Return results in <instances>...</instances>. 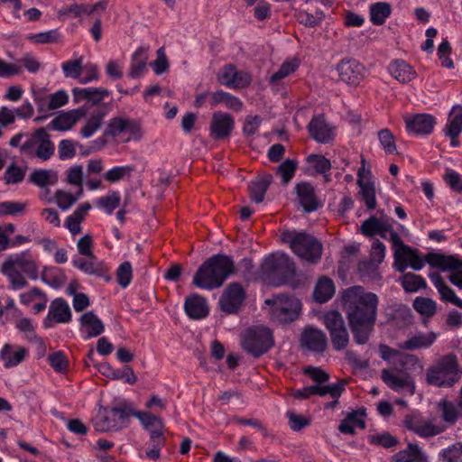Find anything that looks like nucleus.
Returning a JSON list of instances; mask_svg holds the SVG:
<instances>
[{
	"label": "nucleus",
	"instance_id": "obj_1",
	"mask_svg": "<svg viewBox=\"0 0 462 462\" xmlns=\"http://www.w3.org/2000/svg\"><path fill=\"white\" fill-rule=\"evenodd\" d=\"M236 272L231 256L217 254L208 258L197 270L192 283L200 289L214 290L221 287L225 281Z\"/></svg>",
	"mask_w": 462,
	"mask_h": 462
},
{
	"label": "nucleus",
	"instance_id": "obj_2",
	"mask_svg": "<svg viewBox=\"0 0 462 462\" xmlns=\"http://www.w3.org/2000/svg\"><path fill=\"white\" fill-rule=\"evenodd\" d=\"M341 302L347 318H375L379 299L362 286H353L342 292Z\"/></svg>",
	"mask_w": 462,
	"mask_h": 462
},
{
	"label": "nucleus",
	"instance_id": "obj_3",
	"mask_svg": "<svg viewBox=\"0 0 462 462\" xmlns=\"http://www.w3.org/2000/svg\"><path fill=\"white\" fill-rule=\"evenodd\" d=\"M426 382L439 388H451L462 378V366L455 354L448 353L436 359L426 371Z\"/></svg>",
	"mask_w": 462,
	"mask_h": 462
},
{
	"label": "nucleus",
	"instance_id": "obj_4",
	"mask_svg": "<svg viewBox=\"0 0 462 462\" xmlns=\"http://www.w3.org/2000/svg\"><path fill=\"white\" fill-rule=\"evenodd\" d=\"M282 240L290 245L291 251L301 260L316 264L320 261L323 252L322 243L310 234L298 231H286Z\"/></svg>",
	"mask_w": 462,
	"mask_h": 462
},
{
	"label": "nucleus",
	"instance_id": "obj_5",
	"mask_svg": "<svg viewBox=\"0 0 462 462\" xmlns=\"http://www.w3.org/2000/svg\"><path fill=\"white\" fill-rule=\"evenodd\" d=\"M134 409L127 404L118 407L100 408L93 420L96 430L106 432L118 430L128 425L129 417L133 416Z\"/></svg>",
	"mask_w": 462,
	"mask_h": 462
},
{
	"label": "nucleus",
	"instance_id": "obj_6",
	"mask_svg": "<svg viewBox=\"0 0 462 462\" xmlns=\"http://www.w3.org/2000/svg\"><path fill=\"white\" fill-rule=\"evenodd\" d=\"M240 338L243 349L254 357L265 354L274 344L272 330L264 326H254L245 329Z\"/></svg>",
	"mask_w": 462,
	"mask_h": 462
},
{
	"label": "nucleus",
	"instance_id": "obj_7",
	"mask_svg": "<svg viewBox=\"0 0 462 462\" xmlns=\"http://www.w3.org/2000/svg\"><path fill=\"white\" fill-rule=\"evenodd\" d=\"M22 153L29 157H37L42 161L49 160L55 151L50 134L43 127L36 129L33 134L20 146Z\"/></svg>",
	"mask_w": 462,
	"mask_h": 462
},
{
	"label": "nucleus",
	"instance_id": "obj_8",
	"mask_svg": "<svg viewBox=\"0 0 462 462\" xmlns=\"http://www.w3.org/2000/svg\"><path fill=\"white\" fill-rule=\"evenodd\" d=\"M427 263L441 272H452L449 275V281L462 288V261L454 255H445L438 253H429L426 254Z\"/></svg>",
	"mask_w": 462,
	"mask_h": 462
},
{
	"label": "nucleus",
	"instance_id": "obj_9",
	"mask_svg": "<svg viewBox=\"0 0 462 462\" xmlns=\"http://www.w3.org/2000/svg\"><path fill=\"white\" fill-rule=\"evenodd\" d=\"M245 300V291L239 282H231L219 298V308L226 315H236Z\"/></svg>",
	"mask_w": 462,
	"mask_h": 462
},
{
	"label": "nucleus",
	"instance_id": "obj_10",
	"mask_svg": "<svg viewBox=\"0 0 462 462\" xmlns=\"http://www.w3.org/2000/svg\"><path fill=\"white\" fill-rule=\"evenodd\" d=\"M265 304L270 306V314L277 317L298 318L302 309V304L299 299L284 295L267 299Z\"/></svg>",
	"mask_w": 462,
	"mask_h": 462
},
{
	"label": "nucleus",
	"instance_id": "obj_11",
	"mask_svg": "<svg viewBox=\"0 0 462 462\" xmlns=\"http://www.w3.org/2000/svg\"><path fill=\"white\" fill-rule=\"evenodd\" d=\"M404 425L421 438H431L445 430V428L436 423L435 420H429L416 413L406 416Z\"/></svg>",
	"mask_w": 462,
	"mask_h": 462
},
{
	"label": "nucleus",
	"instance_id": "obj_12",
	"mask_svg": "<svg viewBox=\"0 0 462 462\" xmlns=\"http://www.w3.org/2000/svg\"><path fill=\"white\" fill-rule=\"evenodd\" d=\"M265 273L281 276L287 280L295 276V266L293 262L285 254H272L265 258L263 263Z\"/></svg>",
	"mask_w": 462,
	"mask_h": 462
},
{
	"label": "nucleus",
	"instance_id": "obj_13",
	"mask_svg": "<svg viewBox=\"0 0 462 462\" xmlns=\"http://www.w3.org/2000/svg\"><path fill=\"white\" fill-rule=\"evenodd\" d=\"M361 232L366 236L379 235L384 239L389 238L391 242L393 233H397L393 228L391 219L385 215H382L380 217L372 216L365 220L361 226Z\"/></svg>",
	"mask_w": 462,
	"mask_h": 462
},
{
	"label": "nucleus",
	"instance_id": "obj_14",
	"mask_svg": "<svg viewBox=\"0 0 462 462\" xmlns=\"http://www.w3.org/2000/svg\"><path fill=\"white\" fill-rule=\"evenodd\" d=\"M217 78L221 85L231 88H244L251 82L248 73L237 70L232 64H226L221 68Z\"/></svg>",
	"mask_w": 462,
	"mask_h": 462
},
{
	"label": "nucleus",
	"instance_id": "obj_15",
	"mask_svg": "<svg viewBox=\"0 0 462 462\" xmlns=\"http://www.w3.org/2000/svg\"><path fill=\"white\" fill-rule=\"evenodd\" d=\"M382 380L394 391L411 395L414 393L415 384L408 373H402L396 369H383L382 371Z\"/></svg>",
	"mask_w": 462,
	"mask_h": 462
},
{
	"label": "nucleus",
	"instance_id": "obj_16",
	"mask_svg": "<svg viewBox=\"0 0 462 462\" xmlns=\"http://www.w3.org/2000/svg\"><path fill=\"white\" fill-rule=\"evenodd\" d=\"M340 79L351 86H357L365 77V68L354 59L342 60L337 65Z\"/></svg>",
	"mask_w": 462,
	"mask_h": 462
},
{
	"label": "nucleus",
	"instance_id": "obj_17",
	"mask_svg": "<svg viewBox=\"0 0 462 462\" xmlns=\"http://www.w3.org/2000/svg\"><path fill=\"white\" fill-rule=\"evenodd\" d=\"M300 342L301 347L314 353H323L328 346V338L325 333L310 326L303 329Z\"/></svg>",
	"mask_w": 462,
	"mask_h": 462
},
{
	"label": "nucleus",
	"instance_id": "obj_18",
	"mask_svg": "<svg viewBox=\"0 0 462 462\" xmlns=\"http://www.w3.org/2000/svg\"><path fill=\"white\" fill-rule=\"evenodd\" d=\"M235 127V121L231 115L223 112H215L210 123V136L214 140L227 139Z\"/></svg>",
	"mask_w": 462,
	"mask_h": 462
},
{
	"label": "nucleus",
	"instance_id": "obj_19",
	"mask_svg": "<svg viewBox=\"0 0 462 462\" xmlns=\"http://www.w3.org/2000/svg\"><path fill=\"white\" fill-rule=\"evenodd\" d=\"M403 119L407 131L415 134H430L437 123L430 114L407 115Z\"/></svg>",
	"mask_w": 462,
	"mask_h": 462
},
{
	"label": "nucleus",
	"instance_id": "obj_20",
	"mask_svg": "<svg viewBox=\"0 0 462 462\" xmlns=\"http://www.w3.org/2000/svg\"><path fill=\"white\" fill-rule=\"evenodd\" d=\"M8 265H12L15 269H21L29 278L36 280L38 278L39 268L33 257L29 251L21 254L10 255L3 262Z\"/></svg>",
	"mask_w": 462,
	"mask_h": 462
},
{
	"label": "nucleus",
	"instance_id": "obj_21",
	"mask_svg": "<svg viewBox=\"0 0 462 462\" xmlns=\"http://www.w3.org/2000/svg\"><path fill=\"white\" fill-rule=\"evenodd\" d=\"M333 347L337 351L345 349L349 342V334L344 319H325Z\"/></svg>",
	"mask_w": 462,
	"mask_h": 462
},
{
	"label": "nucleus",
	"instance_id": "obj_22",
	"mask_svg": "<svg viewBox=\"0 0 462 462\" xmlns=\"http://www.w3.org/2000/svg\"><path fill=\"white\" fill-rule=\"evenodd\" d=\"M133 416L138 418L143 427L150 432V439H164V425L158 416L146 411H135L134 410Z\"/></svg>",
	"mask_w": 462,
	"mask_h": 462
},
{
	"label": "nucleus",
	"instance_id": "obj_23",
	"mask_svg": "<svg viewBox=\"0 0 462 462\" xmlns=\"http://www.w3.org/2000/svg\"><path fill=\"white\" fill-rule=\"evenodd\" d=\"M85 114L86 111L83 108L61 112L50 123L49 128L56 131L69 130Z\"/></svg>",
	"mask_w": 462,
	"mask_h": 462
},
{
	"label": "nucleus",
	"instance_id": "obj_24",
	"mask_svg": "<svg viewBox=\"0 0 462 462\" xmlns=\"http://www.w3.org/2000/svg\"><path fill=\"white\" fill-rule=\"evenodd\" d=\"M28 355L25 347L5 344L0 351V360L5 368H12L24 361Z\"/></svg>",
	"mask_w": 462,
	"mask_h": 462
},
{
	"label": "nucleus",
	"instance_id": "obj_25",
	"mask_svg": "<svg viewBox=\"0 0 462 462\" xmlns=\"http://www.w3.org/2000/svg\"><path fill=\"white\" fill-rule=\"evenodd\" d=\"M72 94L76 102L86 101L92 106H97L109 97L110 92L104 88H74Z\"/></svg>",
	"mask_w": 462,
	"mask_h": 462
},
{
	"label": "nucleus",
	"instance_id": "obj_26",
	"mask_svg": "<svg viewBox=\"0 0 462 462\" xmlns=\"http://www.w3.org/2000/svg\"><path fill=\"white\" fill-rule=\"evenodd\" d=\"M308 130L318 143H327L333 139L332 128L326 123L323 116H314L308 125Z\"/></svg>",
	"mask_w": 462,
	"mask_h": 462
},
{
	"label": "nucleus",
	"instance_id": "obj_27",
	"mask_svg": "<svg viewBox=\"0 0 462 462\" xmlns=\"http://www.w3.org/2000/svg\"><path fill=\"white\" fill-rule=\"evenodd\" d=\"M184 310L189 318H206L209 313L208 300L197 293L185 299Z\"/></svg>",
	"mask_w": 462,
	"mask_h": 462
},
{
	"label": "nucleus",
	"instance_id": "obj_28",
	"mask_svg": "<svg viewBox=\"0 0 462 462\" xmlns=\"http://www.w3.org/2000/svg\"><path fill=\"white\" fill-rule=\"evenodd\" d=\"M148 51V47L141 46L133 53L128 77L132 79H138L143 75L146 69V64L149 58Z\"/></svg>",
	"mask_w": 462,
	"mask_h": 462
},
{
	"label": "nucleus",
	"instance_id": "obj_29",
	"mask_svg": "<svg viewBox=\"0 0 462 462\" xmlns=\"http://www.w3.org/2000/svg\"><path fill=\"white\" fill-rule=\"evenodd\" d=\"M392 244L393 245H401V250L404 253L408 264L412 269L419 271L423 268L425 262L427 263L426 256L422 259L417 250L404 245L397 233H393Z\"/></svg>",
	"mask_w": 462,
	"mask_h": 462
},
{
	"label": "nucleus",
	"instance_id": "obj_30",
	"mask_svg": "<svg viewBox=\"0 0 462 462\" xmlns=\"http://www.w3.org/2000/svg\"><path fill=\"white\" fill-rule=\"evenodd\" d=\"M443 132L448 137L459 136L462 133V106L455 105L452 106Z\"/></svg>",
	"mask_w": 462,
	"mask_h": 462
},
{
	"label": "nucleus",
	"instance_id": "obj_31",
	"mask_svg": "<svg viewBox=\"0 0 462 462\" xmlns=\"http://www.w3.org/2000/svg\"><path fill=\"white\" fill-rule=\"evenodd\" d=\"M335 290L332 279L328 276H321L318 279L314 287L313 298L317 302L324 303L333 297Z\"/></svg>",
	"mask_w": 462,
	"mask_h": 462
},
{
	"label": "nucleus",
	"instance_id": "obj_32",
	"mask_svg": "<svg viewBox=\"0 0 462 462\" xmlns=\"http://www.w3.org/2000/svg\"><path fill=\"white\" fill-rule=\"evenodd\" d=\"M393 462H428V457L422 449L413 443H409L405 449L393 457Z\"/></svg>",
	"mask_w": 462,
	"mask_h": 462
},
{
	"label": "nucleus",
	"instance_id": "obj_33",
	"mask_svg": "<svg viewBox=\"0 0 462 462\" xmlns=\"http://www.w3.org/2000/svg\"><path fill=\"white\" fill-rule=\"evenodd\" d=\"M296 190L300 203L304 208L305 211L311 212L318 208L314 188L310 183L303 182L298 184Z\"/></svg>",
	"mask_w": 462,
	"mask_h": 462
},
{
	"label": "nucleus",
	"instance_id": "obj_34",
	"mask_svg": "<svg viewBox=\"0 0 462 462\" xmlns=\"http://www.w3.org/2000/svg\"><path fill=\"white\" fill-rule=\"evenodd\" d=\"M391 75L401 83H407L412 80L416 72L411 66L401 60L393 61L389 66Z\"/></svg>",
	"mask_w": 462,
	"mask_h": 462
},
{
	"label": "nucleus",
	"instance_id": "obj_35",
	"mask_svg": "<svg viewBox=\"0 0 462 462\" xmlns=\"http://www.w3.org/2000/svg\"><path fill=\"white\" fill-rule=\"evenodd\" d=\"M356 343L365 344L374 328V319H348Z\"/></svg>",
	"mask_w": 462,
	"mask_h": 462
},
{
	"label": "nucleus",
	"instance_id": "obj_36",
	"mask_svg": "<svg viewBox=\"0 0 462 462\" xmlns=\"http://www.w3.org/2000/svg\"><path fill=\"white\" fill-rule=\"evenodd\" d=\"M430 278L432 283L438 289L443 300L451 302L457 307L462 308V300L457 298L455 294V291L444 282L442 277L439 273H430Z\"/></svg>",
	"mask_w": 462,
	"mask_h": 462
},
{
	"label": "nucleus",
	"instance_id": "obj_37",
	"mask_svg": "<svg viewBox=\"0 0 462 462\" xmlns=\"http://www.w3.org/2000/svg\"><path fill=\"white\" fill-rule=\"evenodd\" d=\"M438 335L434 332L429 334H418L404 341L400 347L407 350L428 348L436 340Z\"/></svg>",
	"mask_w": 462,
	"mask_h": 462
},
{
	"label": "nucleus",
	"instance_id": "obj_38",
	"mask_svg": "<svg viewBox=\"0 0 462 462\" xmlns=\"http://www.w3.org/2000/svg\"><path fill=\"white\" fill-rule=\"evenodd\" d=\"M100 371L111 379L124 380L129 384H134L137 381V376L134 370L128 365L125 366L122 370H114L108 364H104L101 365Z\"/></svg>",
	"mask_w": 462,
	"mask_h": 462
},
{
	"label": "nucleus",
	"instance_id": "obj_39",
	"mask_svg": "<svg viewBox=\"0 0 462 462\" xmlns=\"http://www.w3.org/2000/svg\"><path fill=\"white\" fill-rule=\"evenodd\" d=\"M106 113V106H100L97 111L93 112L80 131L82 136L85 138L92 136L93 134L101 126L102 121Z\"/></svg>",
	"mask_w": 462,
	"mask_h": 462
},
{
	"label": "nucleus",
	"instance_id": "obj_40",
	"mask_svg": "<svg viewBox=\"0 0 462 462\" xmlns=\"http://www.w3.org/2000/svg\"><path fill=\"white\" fill-rule=\"evenodd\" d=\"M438 410L443 421L449 425L455 424L458 417L461 416L457 404L456 405L447 399H442L439 402Z\"/></svg>",
	"mask_w": 462,
	"mask_h": 462
},
{
	"label": "nucleus",
	"instance_id": "obj_41",
	"mask_svg": "<svg viewBox=\"0 0 462 462\" xmlns=\"http://www.w3.org/2000/svg\"><path fill=\"white\" fill-rule=\"evenodd\" d=\"M273 181V176L270 174L264 175L255 181L251 182L249 185V191L252 199L255 203H261L264 195Z\"/></svg>",
	"mask_w": 462,
	"mask_h": 462
},
{
	"label": "nucleus",
	"instance_id": "obj_42",
	"mask_svg": "<svg viewBox=\"0 0 462 462\" xmlns=\"http://www.w3.org/2000/svg\"><path fill=\"white\" fill-rule=\"evenodd\" d=\"M224 103L229 109L240 111L243 106L242 101L230 93L219 90L211 94L210 104L212 106Z\"/></svg>",
	"mask_w": 462,
	"mask_h": 462
},
{
	"label": "nucleus",
	"instance_id": "obj_43",
	"mask_svg": "<svg viewBox=\"0 0 462 462\" xmlns=\"http://www.w3.org/2000/svg\"><path fill=\"white\" fill-rule=\"evenodd\" d=\"M0 272L7 277L10 287L13 290H21L27 286V281L22 274L23 273L19 272L12 265L3 263L0 267Z\"/></svg>",
	"mask_w": 462,
	"mask_h": 462
},
{
	"label": "nucleus",
	"instance_id": "obj_44",
	"mask_svg": "<svg viewBox=\"0 0 462 462\" xmlns=\"http://www.w3.org/2000/svg\"><path fill=\"white\" fill-rule=\"evenodd\" d=\"M391 14V5L385 2H379L370 6V21L373 24L382 25Z\"/></svg>",
	"mask_w": 462,
	"mask_h": 462
},
{
	"label": "nucleus",
	"instance_id": "obj_45",
	"mask_svg": "<svg viewBox=\"0 0 462 462\" xmlns=\"http://www.w3.org/2000/svg\"><path fill=\"white\" fill-rule=\"evenodd\" d=\"M104 331L100 319H80V332L85 339L99 336Z\"/></svg>",
	"mask_w": 462,
	"mask_h": 462
},
{
	"label": "nucleus",
	"instance_id": "obj_46",
	"mask_svg": "<svg viewBox=\"0 0 462 462\" xmlns=\"http://www.w3.org/2000/svg\"><path fill=\"white\" fill-rule=\"evenodd\" d=\"M395 365H399L403 371L402 373H408L411 371H421L423 366L420 359L414 355L400 354L396 358Z\"/></svg>",
	"mask_w": 462,
	"mask_h": 462
},
{
	"label": "nucleus",
	"instance_id": "obj_47",
	"mask_svg": "<svg viewBox=\"0 0 462 462\" xmlns=\"http://www.w3.org/2000/svg\"><path fill=\"white\" fill-rule=\"evenodd\" d=\"M346 383L345 380H341L328 385L314 384L315 395L325 396L329 394L333 399H338L345 390Z\"/></svg>",
	"mask_w": 462,
	"mask_h": 462
},
{
	"label": "nucleus",
	"instance_id": "obj_48",
	"mask_svg": "<svg viewBox=\"0 0 462 462\" xmlns=\"http://www.w3.org/2000/svg\"><path fill=\"white\" fill-rule=\"evenodd\" d=\"M403 289L408 292H415L421 288H426V282L420 276L412 273H407L401 278Z\"/></svg>",
	"mask_w": 462,
	"mask_h": 462
},
{
	"label": "nucleus",
	"instance_id": "obj_49",
	"mask_svg": "<svg viewBox=\"0 0 462 462\" xmlns=\"http://www.w3.org/2000/svg\"><path fill=\"white\" fill-rule=\"evenodd\" d=\"M30 181L39 187H46L57 180V175L49 170H35L30 174Z\"/></svg>",
	"mask_w": 462,
	"mask_h": 462
},
{
	"label": "nucleus",
	"instance_id": "obj_50",
	"mask_svg": "<svg viewBox=\"0 0 462 462\" xmlns=\"http://www.w3.org/2000/svg\"><path fill=\"white\" fill-rule=\"evenodd\" d=\"M298 162L293 159H287L275 168V171L282 178V182L287 185L295 175Z\"/></svg>",
	"mask_w": 462,
	"mask_h": 462
},
{
	"label": "nucleus",
	"instance_id": "obj_51",
	"mask_svg": "<svg viewBox=\"0 0 462 462\" xmlns=\"http://www.w3.org/2000/svg\"><path fill=\"white\" fill-rule=\"evenodd\" d=\"M73 265L88 274L102 273V264L97 262L95 255L87 259L79 258L73 260Z\"/></svg>",
	"mask_w": 462,
	"mask_h": 462
},
{
	"label": "nucleus",
	"instance_id": "obj_52",
	"mask_svg": "<svg viewBox=\"0 0 462 462\" xmlns=\"http://www.w3.org/2000/svg\"><path fill=\"white\" fill-rule=\"evenodd\" d=\"M358 186L360 188L359 194L365 201L366 208L369 210L374 209L376 208L374 184L371 180H367L366 182Z\"/></svg>",
	"mask_w": 462,
	"mask_h": 462
},
{
	"label": "nucleus",
	"instance_id": "obj_53",
	"mask_svg": "<svg viewBox=\"0 0 462 462\" xmlns=\"http://www.w3.org/2000/svg\"><path fill=\"white\" fill-rule=\"evenodd\" d=\"M120 202L121 198L118 192L111 190L106 196L98 199L97 204L99 208L105 209L107 214H112L119 207Z\"/></svg>",
	"mask_w": 462,
	"mask_h": 462
},
{
	"label": "nucleus",
	"instance_id": "obj_54",
	"mask_svg": "<svg viewBox=\"0 0 462 462\" xmlns=\"http://www.w3.org/2000/svg\"><path fill=\"white\" fill-rule=\"evenodd\" d=\"M47 318H70L69 304L60 298L54 300L50 306Z\"/></svg>",
	"mask_w": 462,
	"mask_h": 462
},
{
	"label": "nucleus",
	"instance_id": "obj_55",
	"mask_svg": "<svg viewBox=\"0 0 462 462\" xmlns=\"http://www.w3.org/2000/svg\"><path fill=\"white\" fill-rule=\"evenodd\" d=\"M414 309L422 316L430 317L436 312V302L430 298L418 297L413 301Z\"/></svg>",
	"mask_w": 462,
	"mask_h": 462
},
{
	"label": "nucleus",
	"instance_id": "obj_56",
	"mask_svg": "<svg viewBox=\"0 0 462 462\" xmlns=\"http://www.w3.org/2000/svg\"><path fill=\"white\" fill-rule=\"evenodd\" d=\"M134 168L130 165L115 167L104 174L105 180L109 182H116L126 177H130Z\"/></svg>",
	"mask_w": 462,
	"mask_h": 462
},
{
	"label": "nucleus",
	"instance_id": "obj_57",
	"mask_svg": "<svg viewBox=\"0 0 462 462\" xmlns=\"http://www.w3.org/2000/svg\"><path fill=\"white\" fill-rule=\"evenodd\" d=\"M60 39V34L58 30H51L28 36V40L37 44L57 43Z\"/></svg>",
	"mask_w": 462,
	"mask_h": 462
},
{
	"label": "nucleus",
	"instance_id": "obj_58",
	"mask_svg": "<svg viewBox=\"0 0 462 462\" xmlns=\"http://www.w3.org/2000/svg\"><path fill=\"white\" fill-rule=\"evenodd\" d=\"M61 69L66 78L79 79L83 69L82 57L78 60L63 62Z\"/></svg>",
	"mask_w": 462,
	"mask_h": 462
},
{
	"label": "nucleus",
	"instance_id": "obj_59",
	"mask_svg": "<svg viewBox=\"0 0 462 462\" xmlns=\"http://www.w3.org/2000/svg\"><path fill=\"white\" fill-rule=\"evenodd\" d=\"M308 163L315 170L317 173H326L331 168L329 160L320 154H310L307 157Z\"/></svg>",
	"mask_w": 462,
	"mask_h": 462
},
{
	"label": "nucleus",
	"instance_id": "obj_60",
	"mask_svg": "<svg viewBox=\"0 0 462 462\" xmlns=\"http://www.w3.org/2000/svg\"><path fill=\"white\" fill-rule=\"evenodd\" d=\"M25 176V171L13 163L7 167L4 174V180L6 184H16L21 182Z\"/></svg>",
	"mask_w": 462,
	"mask_h": 462
},
{
	"label": "nucleus",
	"instance_id": "obj_61",
	"mask_svg": "<svg viewBox=\"0 0 462 462\" xmlns=\"http://www.w3.org/2000/svg\"><path fill=\"white\" fill-rule=\"evenodd\" d=\"M128 118L125 117H113L110 119L107 128L105 132L106 134L113 137L118 136L121 133L125 132L127 128Z\"/></svg>",
	"mask_w": 462,
	"mask_h": 462
},
{
	"label": "nucleus",
	"instance_id": "obj_62",
	"mask_svg": "<svg viewBox=\"0 0 462 462\" xmlns=\"http://www.w3.org/2000/svg\"><path fill=\"white\" fill-rule=\"evenodd\" d=\"M358 273L363 279L378 280L380 273L378 272L377 264L373 262H362L357 267Z\"/></svg>",
	"mask_w": 462,
	"mask_h": 462
},
{
	"label": "nucleus",
	"instance_id": "obj_63",
	"mask_svg": "<svg viewBox=\"0 0 462 462\" xmlns=\"http://www.w3.org/2000/svg\"><path fill=\"white\" fill-rule=\"evenodd\" d=\"M133 269L129 262H124L121 263L116 271V279L118 284L125 288L129 285L132 280Z\"/></svg>",
	"mask_w": 462,
	"mask_h": 462
},
{
	"label": "nucleus",
	"instance_id": "obj_64",
	"mask_svg": "<svg viewBox=\"0 0 462 462\" xmlns=\"http://www.w3.org/2000/svg\"><path fill=\"white\" fill-rule=\"evenodd\" d=\"M443 179L452 190L457 193L462 192V175L451 169H448Z\"/></svg>",
	"mask_w": 462,
	"mask_h": 462
}]
</instances>
